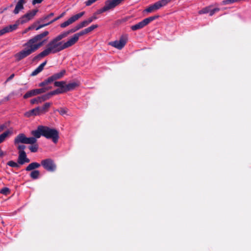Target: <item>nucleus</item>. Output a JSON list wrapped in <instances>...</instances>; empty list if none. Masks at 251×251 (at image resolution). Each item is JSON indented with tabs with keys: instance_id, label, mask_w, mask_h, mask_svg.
<instances>
[{
	"instance_id": "aec40b11",
	"label": "nucleus",
	"mask_w": 251,
	"mask_h": 251,
	"mask_svg": "<svg viewBox=\"0 0 251 251\" xmlns=\"http://www.w3.org/2000/svg\"><path fill=\"white\" fill-rule=\"evenodd\" d=\"M43 126H39L37 130H33L31 132L32 135H33L36 138H39L41 136H43Z\"/></svg>"
},
{
	"instance_id": "bb28decb",
	"label": "nucleus",
	"mask_w": 251,
	"mask_h": 251,
	"mask_svg": "<svg viewBox=\"0 0 251 251\" xmlns=\"http://www.w3.org/2000/svg\"><path fill=\"white\" fill-rule=\"evenodd\" d=\"M40 175V172L38 170H34L31 172L30 177L33 179H37L39 177Z\"/></svg>"
},
{
	"instance_id": "20e7f679",
	"label": "nucleus",
	"mask_w": 251,
	"mask_h": 251,
	"mask_svg": "<svg viewBox=\"0 0 251 251\" xmlns=\"http://www.w3.org/2000/svg\"><path fill=\"white\" fill-rule=\"evenodd\" d=\"M24 46L25 47V49L21 50L20 52L16 54L15 55V58L18 61L21 60L24 58L26 57L35 51V50L31 47V46L28 44L27 42L25 43Z\"/></svg>"
},
{
	"instance_id": "49530a36",
	"label": "nucleus",
	"mask_w": 251,
	"mask_h": 251,
	"mask_svg": "<svg viewBox=\"0 0 251 251\" xmlns=\"http://www.w3.org/2000/svg\"><path fill=\"white\" fill-rule=\"evenodd\" d=\"M15 75L14 74H12L4 82L5 84H6L7 82L11 80L14 77Z\"/></svg>"
},
{
	"instance_id": "f704fd0d",
	"label": "nucleus",
	"mask_w": 251,
	"mask_h": 251,
	"mask_svg": "<svg viewBox=\"0 0 251 251\" xmlns=\"http://www.w3.org/2000/svg\"><path fill=\"white\" fill-rule=\"evenodd\" d=\"M155 11L156 10L155 9L153 4L151 5L145 10V11L147 12V13H151Z\"/></svg>"
},
{
	"instance_id": "c9c22d12",
	"label": "nucleus",
	"mask_w": 251,
	"mask_h": 251,
	"mask_svg": "<svg viewBox=\"0 0 251 251\" xmlns=\"http://www.w3.org/2000/svg\"><path fill=\"white\" fill-rule=\"evenodd\" d=\"M98 27V25H93L91 26H89V27L85 28L87 33H89L94 30L95 28H97Z\"/></svg>"
},
{
	"instance_id": "8fccbe9b",
	"label": "nucleus",
	"mask_w": 251,
	"mask_h": 251,
	"mask_svg": "<svg viewBox=\"0 0 251 251\" xmlns=\"http://www.w3.org/2000/svg\"><path fill=\"white\" fill-rule=\"evenodd\" d=\"M6 126L5 125L3 124L0 126V132L3 131L5 128H6Z\"/></svg>"
},
{
	"instance_id": "f257e3e1",
	"label": "nucleus",
	"mask_w": 251,
	"mask_h": 251,
	"mask_svg": "<svg viewBox=\"0 0 251 251\" xmlns=\"http://www.w3.org/2000/svg\"><path fill=\"white\" fill-rule=\"evenodd\" d=\"M64 35L61 33L51 40L47 45V48L39 54L35 56L33 61H38L40 58L44 57L50 54L57 53L72 46L69 39L66 42L61 41L62 39L65 38Z\"/></svg>"
},
{
	"instance_id": "a19ab883",
	"label": "nucleus",
	"mask_w": 251,
	"mask_h": 251,
	"mask_svg": "<svg viewBox=\"0 0 251 251\" xmlns=\"http://www.w3.org/2000/svg\"><path fill=\"white\" fill-rule=\"evenodd\" d=\"M220 10L219 8H215L209 11V15L212 16L216 12H218Z\"/></svg>"
},
{
	"instance_id": "f03ea898",
	"label": "nucleus",
	"mask_w": 251,
	"mask_h": 251,
	"mask_svg": "<svg viewBox=\"0 0 251 251\" xmlns=\"http://www.w3.org/2000/svg\"><path fill=\"white\" fill-rule=\"evenodd\" d=\"M49 34L48 31H44L42 33L35 35L27 42L36 51L48 42Z\"/></svg>"
},
{
	"instance_id": "c85d7f7f",
	"label": "nucleus",
	"mask_w": 251,
	"mask_h": 251,
	"mask_svg": "<svg viewBox=\"0 0 251 251\" xmlns=\"http://www.w3.org/2000/svg\"><path fill=\"white\" fill-rule=\"evenodd\" d=\"M10 190L7 187H3L0 190V193L4 195H8L10 194Z\"/></svg>"
},
{
	"instance_id": "09e8293b",
	"label": "nucleus",
	"mask_w": 251,
	"mask_h": 251,
	"mask_svg": "<svg viewBox=\"0 0 251 251\" xmlns=\"http://www.w3.org/2000/svg\"><path fill=\"white\" fill-rule=\"evenodd\" d=\"M67 113V109H61L59 111V113L61 115H64Z\"/></svg>"
},
{
	"instance_id": "a18cd8bd",
	"label": "nucleus",
	"mask_w": 251,
	"mask_h": 251,
	"mask_svg": "<svg viewBox=\"0 0 251 251\" xmlns=\"http://www.w3.org/2000/svg\"><path fill=\"white\" fill-rule=\"evenodd\" d=\"M236 2V0H225L223 1L224 4H227L229 3H233Z\"/></svg>"
},
{
	"instance_id": "de8ad7c7",
	"label": "nucleus",
	"mask_w": 251,
	"mask_h": 251,
	"mask_svg": "<svg viewBox=\"0 0 251 251\" xmlns=\"http://www.w3.org/2000/svg\"><path fill=\"white\" fill-rule=\"evenodd\" d=\"M43 0H32V4L33 5L37 4V3H41Z\"/></svg>"
},
{
	"instance_id": "58836bf2",
	"label": "nucleus",
	"mask_w": 251,
	"mask_h": 251,
	"mask_svg": "<svg viewBox=\"0 0 251 251\" xmlns=\"http://www.w3.org/2000/svg\"><path fill=\"white\" fill-rule=\"evenodd\" d=\"M65 14V12H63L60 15H59V16L57 17L56 18H54V19H53L52 20L50 21V24H51L53 23V22H55L56 21L59 20V19H60L61 18L63 17L64 16Z\"/></svg>"
},
{
	"instance_id": "603ef678",
	"label": "nucleus",
	"mask_w": 251,
	"mask_h": 251,
	"mask_svg": "<svg viewBox=\"0 0 251 251\" xmlns=\"http://www.w3.org/2000/svg\"><path fill=\"white\" fill-rule=\"evenodd\" d=\"M75 26V28H76V29L78 30L79 29H80V28H83L82 26H81V23H79L78 24H77Z\"/></svg>"
},
{
	"instance_id": "f8f14e48",
	"label": "nucleus",
	"mask_w": 251,
	"mask_h": 251,
	"mask_svg": "<svg viewBox=\"0 0 251 251\" xmlns=\"http://www.w3.org/2000/svg\"><path fill=\"white\" fill-rule=\"evenodd\" d=\"M87 32L86 29L78 32L77 33L75 34L73 37H72L70 39H69V41L72 45V46L74 45L75 44L79 39L80 36H82L84 34H87Z\"/></svg>"
},
{
	"instance_id": "4be33fe9",
	"label": "nucleus",
	"mask_w": 251,
	"mask_h": 251,
	"mask_svg": "<svg viewBox=\"0 0 251 251\" xmlns=\"http://www.w3.org/2000/svg\"><path fill=\"white\" fill-rule=\"evenodd\" d=\"M46 64H41L40 65L36 68L34 71L31 74V76H35L40 73L44 69Z\"/></svg>"
},
{
	"instance_id": "6e6d98bb",
	"label": "nucleus",
	"mask_w": 251,
	"mask_h": 251,
	"mask_svg": "<svg viewBox=\"0 0 251 251\" xmlns=\"http://www.w3.org/2000/svg\"><path fill=\"white\" fill-rule=\"evenodd\" d=\"M207 12H208V11L207 10L203 9V10L199 11V14H203V13H206Z\"/></svg>"
},
{
	"instance_id": "2f4dec72",
	"label": "nucleus",
	"mask_w": 251,
	"mask_h": 251,
	"mask_svg": "<svg viewBox=\"0 0 251 251\" xmlns=\"http://www.w3.org/2000/svg\"><path fill=\"white\" fill-rule=\"evenodd\" d=\"M7 165L13 167V168H19V164L16 162H14L13 161H10L7 162Z\"/></svg>"
},
{
	"instance_id": "e433bc0d",
	"label": "nucleus",
	"mask_w": 251,
	"mask_h": 251,
	"mask_svg": "<svg viewBox=\"0 0 251 251\" xmlns=\"http://www.w3.org/2000/svg\"><path fill=\"white\" fill-rule=\"evenodd\" d=\"M8 32H9V31L7 26H6L0 30V36L3 35V34Z\"/></svg>"
},
{
	"instance_id": "13d9d810",
	"label": "nucleus",
	"mask_w": 251,
	"mask_h": 251,
	"mask_svg": "<svg viewBox=\"0 0 251 251\" xmlns=\"http://www.w3.org/2000/svg\"><path fill=\"white\" fill-rule=\"evenodd\" d=\"M30 29H28V28H27L26 29H25L23 32V34H25L26 33L27 31H28L29 30H30Z\"/></svg>"
},
{
	"instance_id": "5701e85b",
	"label": "nucleus",
	"mask_w": 251,
	"mask_h": 251,
	"mask_svg": "<svg viewBox=\"0 0 251 251\" xmlns=\"http://www.w3.org/2000/svg\"><path fill=\"white\" fill-rule=\"evenodd\" d=\"M21 24L20 21H19V19L17 20L15 24L14 25H11L7 26L9 32H12L14 30H15L17 29L19 25Z\"/></svg>"
},
{
	"instance_id": "9b49d317",
	"label": "nucleus",
	"mask_w": 251,
	"mask_h": 251,
	"mask_svg": "<svg viewBox=\"0 0 251 251\" xmlns=\"http://www.w3.org/2000/svg\"><path fill=\"white\" fill-rule=\"evenodd\" d=\"M38 11V9H34L33 10L29 11L23 15L19 19V21H20L21 24L25 23L29 20L32 19Z\"/></svg>"
},
{
	"instance_id": "4468645a",
	"label": "nucleus",
	"mask_w": 251,
	"mask_h": 251,
	"mask_svg": "<svg viewBox=\"0 0 251 251\" xmlns=\"http://www.w3.org/2000/svg\"><path fill=\"white\" fill-rule=\"evenodd\" d=\"M18 162L20 165H23L30 162L29 159L27 157L25 152H18Z\"/></svg>"
},
{
	"instance_id": "37998d69",
	"label": "nucleus",
	"mask_w": 251,
	"mask_h": 251,
	"mask_svg": "<svg viewBox=\"0 0 251 251\" xmlns=\"http://www.w3.org/2000/svg\"><path fill=\"white\" fill-rule=\"evenodd\" d=\"M50 24V22H49V23L45 24L40 25L39 26H38L37 27H36L35 28V29L36 30H38L40 29V28H43L46 26H47Z\"/></svg>"
},
{
	"instance_id": "9d476101",
	"label": "nucleus",
	"mask_w": 251,
	"mask_h": 251,
	"mask_svg": "<svg viewBox=\"0 0 251 251\" xmlns=\"http://www.w3.org/2000/svg\"><path fill=\"white\" fill-rule=\"evenodd\" d=\"M84 14L85 12L83 11L72 16L67 21L62 23L60 25V27L62 28H65L68 26L82 17Z\"/></svg>"
},
{
	"instance_id": "473e14b6",
	"label": "nucleus",
	"mask_w": 251,
	"mask_h": 251,
	"mask_svg": "<svg viewBox=\"0 0 251 251\" xmlns=\"http://www.w3.org/2000/svg\"><path fill=\"white\" fill-rule=\"evenodd\" d=\"M30 103L32 104H39L42 103L41 100L40 99V97H38L36 98L30 100Z\"/></svg>"
},
{
	"instance_id": "864d4df0",
	"label": "nucleus",
	"mask_w": 251,
	"mask_h": 251,
	"mask_svg": "<svg viewBox=\"0 0 251 251\" xmlns=\"http://www.w3.org/2000/svg\"><path fill=\"white\" fill-rule=\"evenodd\" d=\"M53 15H54V13H50L48 15H47V16H45V18L48 19L49 18H50V17L53 16Z\"/></svg>"
},
{
	"instance_id": "c03bdc74",
	"label": "nucleus",
	"mask_w": 251,
	"mask_h": 251,
	"mask_svg": "<svg viewBox=\"0 0 251 251\" xmlns=\"http://www.w3.org/2000/svg\"><path fill=\"white\" fill-rule=\"evenodd\" d=\"M98 19V17L97 16H96V14H94L92 16H91V17L89 18L88 19V20L89 21H90V23H92L93 21L96 20Z\"/></svg>"
},
{
	"instance_id": "7c9ffc66",
	"label": "nucleus",
	"mask_w": 251,
	"mask_h": 251,
	"mask_svg": "<svg viewBox=\"0 0 251 251\" xmlns=\"http://www.w3.org/2000/svg\"><path fill=\"white\" fill-rule=\"evenodd\" d=\"M51 95L50 94V93L47 94H45V95H44L42 96H40V99L41 100V102H43L45 100H49V99H50V98L51 97Z\"/></svg>"
},
{
	"instance_id": "4c0bfd02",
	"label": "nucleus",
	"mask_w": 251,
	"mask_h": 251,
	"mask_svg": "<svg viewBox=\"0 0 251 251\" xmlns=\"http://www.w3.org/2000/svg\"><path fill=\"white\" fill-rule=\"evenodd\" d=\"M17 146V149L19 150L18 152H25L24 150L25 149V146L23 145H16Z\"/></svg>"
},
{
	"instance_id": "5fc2aeb1",
	"label": "nucleus",
	"mask_w": 251,
	"mask_h": 251,
	"mask_svg": "<svg viewBox=\"0 0 251 251\" xmlns=\"http://www.w3.org/2000/svg\"><path fill=\"white\" fill-rule=\"evenodd\" d=\"M47 20V19H45V16H44V17H42V18H40V19L39 20V21H38L37 22V23H40V22H43V21H45V20Z\"/></svg>"
},
{
	"instance_id": "6ab92c4d",
	"label": "nucleus",
	"mask_w": 251,
	"mask_h": 251,
	"mask_svg": "<svg viewBox=\"0 0 251 251\" xmlns=\"http://www.w3.org/2000/svg\"><path fill=\"white\" fill-rule=\"evenodd\" d=\"M51 103L50 102H46L45 103L43 106L39 107L38 106V108H39V111L40 113V115L45 114L46 112L48 111L49 108L50 106Z\"/></svg>"
},
{
	"instance_id": "39448f33",
	"label": "nucleus",
	"mask_w": 251,
	"mask_h": 251,
	"mask_svg": "<svg viewBox=\"0 0 251 251\" xmlns=\"http://www.w3.org/2000/svg\"><path fill=\"white\" fill-rule=\"evenodd\" d=\"M159 16L158 15L148 17L144 19L141 22L137 23V24L132 25L130 28L133 31H135L141 29L149 24L150 22L156 19Z\"/></svg>"
},
{
	"instance_id": "72a5a7b5",
	"label": "nucleus",
	"mask_w": 251,
	"mask_h": 251,
	"mask_svg": "<svg viewBox=\"0 0 251 251\" xmlns=\"http://www.w3.org/2000/svg\"><path fill=\"white\" fill-rule=\"evenodd\" d=\"M29 149L31 152H35L37 151L38 149V146L37 144H32V145L30 146L29 147Z\"/></svg>"
},
{
	"instance_id": "c756f323",
	"label": "nucleus",
	"mask_w": 251,
	"mask_h": 251,
	"mask_svg": "<svg viewBox=\"0 0 251 251\" xmlns=\"http://www.w3.org/2000/svg\"><path fill=\"white\" fill-rule=\"evenodd\" d=\"M64 89H57L56 90H54L53 91H51L50 92L51 96H52L53 95H57V94H61V93H63L64 92V90H63Z\"/></svg>"
},
{
	"instance_id": "a878e982",
	"label": "nucleus",
	"mask_w": 251,
	"mask_h": 251,
	"mask_svg": "<svg viewBox=\"0 0 251 251\" xmlns=\"http://www.w3.org/2000/svg\"><path fill=\"white\" fill-rule=\"evenodd\" d=\"M66 82L64 81H55L54 83L55 87H60L59 89H63L65 86Z\"/></svg>"
},
{
	"instance_id": "4d7b16f0",
	"label": "nucleus",
	"mask_w": 251,
	"mask_h": 251,
	"mask_svg": "<svg viewBox=\"0 0 251 251\" xmlns=\"http://www.w3.org/2000/svg\"><path fill=\"white\" fill-rule=\"evenodd\" d=\"M4 155L3 152L1 151V150L0 149V157H2Z\"/></svg>"
},
{
	"instance_id": "a211bd4d",
	"label": "nucleus",
	"mask_w": 251,
	"mask_h": 251,
	"mask_svg": "<svg viewBox=\"0 0 251 251\" xmlns=\"http://www.w3.org/2000/svg\"><path fill=\"white\" fill-rule=\"evenodd\" d=\"M25 2V0H19L18 1L13 11L15 14H18L20 10L24 9V4Z\"/></svg>"
},
{
	"instance_id": "cd10ccee",
	"label": "nucleus",
	"mask_w": 251,
	"mask_h": 251,
	"mask_svg": "<svg viewBox=\"0 0 251 251\" xmlns=\"http://www.w3.org/2000/svg\"><path fill=\"white\" fill-rule=\"evenodd\" d=\"M76 31H77V30L75 28V26L73 28H72V29H71L68 31L62 32V34L63 35H64V37H66L70 33H74Z\"/></svg>"
},
{
	"instance_id": "b1692460",
	"label": "nucleus",
	"mask_w": 251,
	"mask_h": 251,
	"mask_svg": "<svg viewBox=\"0 0 251 251\" xmlns=\"http://www.w3.org/2000/svg\"><path fill=\"white\" fill-rule=\"evenodd\" d=\"M12 134V131L7 130L0 135V143L3 142L5 139L10 134Z\"/></svg>"
},
{
	"instance_id": "6e6552de",
	"label": "nucleus",
	"mask_w": 251,
	"mask_h": 251,
	"mask_svg": "<svg viewBox=\"0 0 251 251\" xmlns=\"http://www.w3.org/2000/svg\"><path fill=\"white\" fill-rule=\"evenodd\" d=\"M127 40V35L122 36L119 40L110 42L108 44L118 50H121L126 44Z\"/></svg>"
},
{
	"instance_id": "393cba45",
	"label": "nucleus",
	"mask_w": 251,
	"mask_h": 251,
	"mask_svg": "<svg viewBox=\"0 0 251 251\" xmlns=\"http://www.w3.org/2000/svg\"><path fill=\"white\" fill-rule=\"evenodd\" d=\"M37 141L35 137H29L27 138L26 137L25 138V144H35Z\"/></svg>"
},
{
	"instance_id": "ddd939ff",
	"label": "nucleus",
	"mask_w": 251,
	"mask_h": 251,
	"mask_svg": "<svg viewBox=\"0 0 251 251\" xmlns=\"http://www.w3.org/2000/svg\"><path fill=\"white\" fill-rule=\"evenodd\" d=\"M120 3L117 0H107L105 2V5L104 6L106 11L113 9L116 6L119 5Z\"/></svg>"
},
{
	"instance_id": "423d86ee",
	"label": "nucleus",
	"mask_w": 251,
	"mask_h": 251,
	"mask_svg": "<svg viewBox=\"0 0 251 251\" xmlns=\"http://www.w3.org/2000/svg\"><path fill=\"white\" fill-rule=\"evenodd\" d=\"M66 73V71L65 70H61L60 72L54 74L48 77L47 79L45 80L44 81L41 82L39 84V86L43 87L48 85L49 83H50L53 81L60 79L62 78Z\"/></svg>"
},
{
	"instance_id": "7ed1b4c3",
	"label": "nucleus",
	"mask_w": 251,
	"mask_h": 251,
	"mask_svg": "<svg viewBox=\"0 0 251 251\" xmlns=\"http://www.w3.org/2000/svg\"><path fill=\"white\" fill-rule=\"evenodd\" d=\"M43 136L47 139H52L54 143L57 142L59 135L57 130L50 128L47 126H43Z\"/></svg>"
},
{
	"instance_id": "412c9836",
	"label": "nucleus",
	"mask_w": 251,
	"mask_h": 251,
	"mask_svg": "<svg viewBox=\"0 0 251 251\" xmlns=\"http://www.w3.org/2000/svg\"><path fill=\"white\" fill-rule=\"evenodd\" d=\"M41 164L37 162H32L29 164L25 169L27 171H30L34 169L38 168L40 167Z\"/></svg>"
},
{
	"instance_id": "2eb2a0df",
	"label": "nucleus",
	"mask_w": 251,
	"mask_h": 251,
	"mask_svg": "<svg viewBox=\"0 0 251 251\" xmlns=\"http://www.w3.org/2000/svg\"><path fill=\"white\" fill-rule=\"evenodd\" d=\"M25 116L26 117H30L31 116H39L40 115V113L39 111V108L38 107L32 109L26 112L24 114Z\"/></svg>"
},
{
	"instance_id": "ea45409f",
	"label": "nucleus",
	"mask_w": 251,
	"mask_h": 251,
	"mask_svg": "<svg viewBox=\"0 0 251 251\" xmlns=\"http://www.w3.org/2000/svg\"><path fill=\"white\" fill-rule=\"evenodd\" d=\"M106 11L104 7H103L102 8L99 9L97 10L95 13H94V14H96V16H97V15L100 14L103 12H104Z\"/></svg>"
},
{
	"instance_id": "3c124183",
	"label": "nucleus",
	"mask_w": 251,
	"mask_h": 251,
	"mask_svg": "<svg viewBox=\"0 0 251 251\" xmlns=\"http://www.w3.org/2000/svg\"><path fill=\"white\" fill-rule=\"evenodd\" d=\"M37 24V22L36 23H35L34 24H33V25H30V26H29L28 27V29H34L35 28V25Z\"/></svg>"
},
{
	"instance_id": "dca6fc26",
	"label": "nucleus",
	"mask_w": 251,
	"mask_h": 251,
	"mask_svg": "<svg viewBox=\"0 0 251 251\" xmlns=\"http://www.w3.org/2000/svg\"><path fill=\"white\" fill-rule=\"evenodd\" d=\"M26 136L23 133L19 134L14 139L15 145H18L20 143L25 144Z\"/></svg>"
},
{
	"instance_id": "f3484780",
	"label": "nucleus",
	"mask_w": 251,
	"mask_h": 251,
	"mask_svg": "<svg viewBox=\"0 0 251 251\" xmlns=\"http://www.w3.org/2000/svg\"><path fill=\"white\" fill-rule=\"evenodd\" d=\"M79 86V83L77 82H73L70 83L68 84H65V86L64 88V92L72 91L75 89L76 87Z\"/></svg>"
},
{
	"instance_id": "1a4fd4ad",
	"label": "nucleus",
	"mask_w": 251,
	"mask_h": 251,
	"mask_svg": "<svg viewBox=\"0 0 251 251\" xmlns=\"http://www.w3.org/2000/svg\"><path fill=\"white\" fill-rule=\"evenodd\" d=\"M41 165L49 172H53L56 169V165L53 161L50 158L42 160Z\"/></svg>"
},
{
	"instance_id": "bf43d9fd",
	"label": "nucleus",
	"mask_w": 251,
	"mask_h": 251,
	"mask_svg": "<svg viewBox=\"0 0 251 251\" xmlns=\"http://www.w3.org/2000/svg\"><path fill=\"white\" fill-rule=\"evenodd\" d=\"M7 9V7H5V8L3 9V10H6Z\"/></svg>"
},
{
	"instance_id": "0eeeda50",
	"label": "nucleus",
	"mask_w": 251,
	"mask_h": 251,
	"mask_svg": "<svg viewBox=\"0 0 251 251\" xmlns=\"http://www.w3.org/2000/svg\"><path fill=\"white\" fill-rule=\"evenodd\" d=\"M51 89V87H45L43 86V88L40 89H35L26 92L24 96V99H27L32 96H35L39 94H41L45 93L46 91Z\"/></svg>"
},
{
	"instance_id": "79ce46f5",
	"label": "nucleus",
	"mask_w": 251,
	"mask_h": 251,
	"mask_svg": "<svg viewBox=\"0 0 251 251\" xmlns=\"http://www.w3.org/2000/svg\"><path fill=\"white\" fill-rule=\"evenodd\" d=\"M80 23L82 27H85L90 24L88 19L81 22Z\"/></svg>"
}]
</instances>
